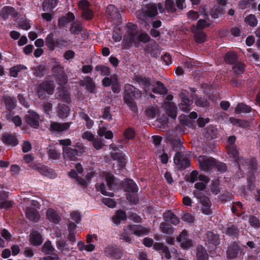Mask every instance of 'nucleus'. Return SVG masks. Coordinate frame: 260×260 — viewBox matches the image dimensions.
I'll return each mask as SVG.
<instances>
[{
	"instance_id": "6",
	"label": "nucleus",
	"mask_w": 260,
	"mask_h": 260,
	"mask_svg": "<svg viewBox=\"0 0 260 260\" xmlns=\"http://www.w3.org/2000/svg\"><path fill=\"white\" fill-rule=\"evenodd\" d=\"M158 11L156 10L155 4H149L144 6L141 10L136 12L137 16L139 19L143 17H153L157 15Z\"/></svg>"
},
{
	"instance_id": "34",
	"label": "nucleus",
	"mask_w": 260,
	"mask_h": 260,
	"mask_svg": "<svg viewBox=\"0 0 260 260\" xmlns=\"http://www.w3.org/2000/svg\"><path fill=\"white\" fill-rule=\"evenodd\" d=\"M69 111L70 109L68 106L64 104H59L57 113L59 117H67L69 115Z\"/></svg>"
},
{
	"instance_id": "59",
	"label": "nucleus",
	"mask_w": 260,
	"mask_h": 260,
	"mask_svg": "<svg viewBox=\"0 0 260 260\" xmlns=\"http://www.w3.org/2000/svg\"><path fill=\"white\" fill-rule=\"evenodd\" d=\"M54 250V249L49 241L46 242L42 247V251L45 253H50L52 252Z\"/></svg>"
},
{
	"instance_id": "37",
	"label": "nucleus",
	"mask_w": 260,
	"mask_h": 260,
	"mask_svg": "<svg viewBox=\"0 0 260 260\" xmlns=\"http://www.w3.org/2000/svg\"><path fill=\"white\" fill-rule=\"evenodd\" d=\"M27 68L24 65L18 64L9 69L10 76L16 78L18 76V72L22 70H26Z\"/></svg>"
},
{
	"instance_id": "46",
	"label": "nucleus",
	"mask_w": 260,
	"mask_h": 260,
	"mask_svg": "<svg viewBox=\"0 0 260 260\" xmlns=\"http://www.w3.org/2000/svg\"><path fill=\"white\" fill-rule=\"evenodd\" d=\"M160 229L162 233L169 235L172 234L173 232L172 226L168 222H161L160 225Z\"/></svg>"
},
{
	"instance_id": "26",
	"label": "nucleus",
	"mask_w": 260,
	"mask_h": 260,
	"mask_svg": "<svg viewBox=\"0 0 260 260\" xmlns=\"http://www.w3.org/2000/svg\"><path fill=\"white\" fill-rule=\"evenodd\" d=\"M80 85L85 86L88 91L90 92H94L95 86L90 77H86L83 80L81 81Z\"/></svg>"
},
{
	"instance_id": "47",
	"label": "nucleus",
	"mask_w": 260,
	"mask_h": 260,
	"mask_svg": "<svg viewBox=\"0 0 260 260\" xmlns=\"http://www.w3.org/2000/svg\"><path fill=\"white\" fill-rule=\"evenodd\" d=\"M47 217L55 224H58L60 221V217L57 214V212H46Z\"/></svg>"
},
{
	"instance_id": "39",
	"label": "nucleus",
	"mask_w": 260,
	"mask_h": 260,
	"mask_svg": "<svg viewBox=\"0 0 260 260\" xmlns=\"http://www.w3.org/2000/svg\"><path fill=\"white\" fill-rule=\"evenodd\" d=\"M2 140L4 143L12 146H16L18 144L17 139L15 137L10 135H4Z\"/></svg>"
},
{
	"instance_id": "9",
	"label": "nucleus",
	"mask_w": 260,
	"mask_h": 260,
	"mask_svg": "<svg viewBox=\"0 0 260 260\" xmlns=\"http://www.w3.org/2000/svg\"><path fill=\"white\" fill-rule=\"evenodd\" d=\"M176 241L180 243L183 249H187L192 246V241L189 238L188 233L185 230H183L177 237Z\"/></svg>"
},
{
	"instance_id": "22",
	"label": "nucleus",
	"mask_w": 260,
	"mask_h": 260,
	"mask_svg": "<svg viewBox=\"0 0 260 260\" xmlns=\"http://www.w3.org/2000/svg\"><path fill=\"white\" fill-rule=\"evenodd\" d=\"M122 186L124 190L129 193H135L138 190V187L137 184L132 180H125L123 182Z\"/></svg>"
},
{
	"instance_id": "55",
	"label": "nucleus",
	"mask_w": 260,
	"mask_h": 260,
	"mask_svg": "<svg viewBox=\"0 0 260 260\" xmlns=\"http://www.w3.org/2000/svg\"><path fill=\"white\" fill-rule=\"evenodd\" d=\"M244 64L241 62L237 61L234 63V66L233 67V69L234 72L238 74H240L243 73L244 70Z\"/></svg>"
},
{
	"instance_id": "14",
	"label": "nucleus",
	"mask_w": 260,
	"mask_h": 260,
	"mask_svg": "<svg viewBox=\"0 0 260 260\" xmlns=\"http://www.w3.org/2000/svg\"><path fill=\"white\" fill-rule=\"evenodd\" d=\"M39 116L34 111H29L25 116L26 122L31 127L36 128L39 124Z\"/></svg>"
},
{
	"instance_id": "20",
	"label": "nucleus",
	"mask_w": 260,
	"mask_h": 260,
	"mask_svg": "<svg viewBox=\"0 0 260 260\" xmlns=\"http://www.w3.org/2000/svg\"><path fill=\"white\" fill-rule=\"evenodd\" d=\"M29 241L34 246H40L43 243L42 236L38 231H34L30 234Z\"/></svg>"
},
{
	"instance_id": "29",
	"label": "nucleus",
	"mask_w": 260,
	"mask_h": 260,
	"mask_svg": "<svg viewBox=\"0 0 260 260\" xmlns=\"http://www.w3.org/2000/svg\"><path fill=\"white\" fill-rule=\"evenodd\" d=\"M58 97L59 100L63 102L69 103L70 101V93L64 87H61L59 89Z\"/></svg>"
},
{
	"instance_id": "48",
	"label": "nucleus",
	"mask_w": 260,
	"mask_h": 260,
	"mask_svg": "<svg viewBox=\"0 0 260 260\" xmlns=\"http://www.w3.org/2000/svg\"><path fill=\"white\" fill-rule=\"evenodd\" d=\"M237 56L234 53H228L224 56L225 61L229 64H234L237 62Z\"/></svg>"
},
{
	"instance_id": "60",
	"label": "nucleus",
	"mask_w": 260,
	"mask_h": 260,
	"mask_svg": "<svg viewBox=\"0 0 260 260\" xmlns=\"http://www.w3.org/2000/svg\"><path fill=\"white\" fill-rule=\"evenodd\" d=\"M48 154L50 158H51L54 160L59 159L60 155L59 152H58L57 150L53 149H49L48 151Z\"/></svg>"
},
{
	"instance_id": "32",
	"label": "nucleus",
	"mask_w": 260,
	"mask_h": 260,
	"mask_svg": "<svg viewBox=\"0 0 260 260\" xmlns=\"http://www.w3.org/2000/svg\"><path fill=\"white\" fill-rule=\"evenodd\" d=\"M197 258L198 260H208V254L207 251L202 246L197 247Z\"/></svg>"
},
{
	"instance_id": "33",
	"label": "nucleus",
	"mask_w": 260,
	"mask_h": 260,
	"mask_svg": "<svg viewBox=\"0 0 260 260\" xmlns=\"http://www.w3.org/2000/svg\"><path fill=\"white\" fill-rule=\"evenodd\" d=\"M4 100L7 109L11 110L15 108L16 103L15 99L10 96L5 95Z\"/></svg>"
},
{
	"instance_id": "44",
	"label": "nucleus",
	"mask_w": 260,
	"mask_h": 260,
	"mask_svg": "<svg viewBox=\"0 0 260 260\" xmlns=\"http://www.w3.org/2000/svg\"><path fill=\"white\" fill-rule=\"evenodd\" d=\"M57 3V0H45L43 3V8L44 11L51 10L55 7Z\"/></svg>"
},
{
	"instance_id": "5",
	"label": "nucleus",
	"mask_w": 260,
	"mask_h": 260,
	"mask_svg": "<svg viewBox=\"0 0 260 260\" xmlns=\"http://www.w3.org/2000/svg\"><path fill=\"white\" fill-rule=\"evenodd\" d=\"M198 161L200 168L207 173H210L212 169L215 168L216 159L213 157L200 156Z\"/></svg>"
},
{
	"instance_id": "24",
	"label": "nucleus",
	"mask_w": 260,
	"mask_h": 260,
	"mask_svg": "<svg viewBox=\"0 0 260 260\" xmlns=\"http://www.w3.org/2000/svg\"><path fill=\"white\" fill-rule=\"evenodd\" d=\"M165 109L168 115L173 119L177 117V108L173 103L167 102L165 103Z\"/></svg>"
},
{
	"instance_id": "61",
	"label": "nucleus",
	"mask_w": 260,
	"mask_h": 260,
	"mask_svg": "<svg viewBox=\"0 0 260 260\" xmlns=\"http://www.w3.org/2000/svg\"><path fill=\"white\" fill-rule=\"evenodd\" d=\"M249 223L251 226H253L255 229H258L260 228L259 220L254 216H252L250 217Z\"/></svg>"
},
{
	"instance_id": "41",
	"label": "nucleus",
	"mask_w": 260,
	"mask_h": 260,
	"mask_svg": "<svg viewBox=\"0 0 260 260\" xmlns=\"http://www.w3.org/2000/svg\"><path fill=\"white\" fill-rule=\"evenodd\" d=\"M251 111L250 107L243 103H240L237 106L235 112L236 114H240L241 113H248Z\"/></svg>"
},
{
	"instance_id": "7",
	"label": "nucleus",
	"mask_w": 260,
	"mask_h": 260,
	"mask_svg": "<svg viewBox=\"0 0 260 260\" xmlns=\"http://www.w3.org/2000/svg\"><path fill=\"white\" fill-rule=\"evenodd\" d=\"M104 252L106 256L116 259L121 258L124 254L122 248L116 245H108Z\"/></svg>"
},
{
	"instance_id": "11",
	"label": "nucleus",
	"mask_w": 260,
	"mask_h": 260,
	"mask_svg": "<svg viewBox=\"0 0 260 260\" xmlns=\"http://www.w3.org/2000/svg\"><path fill=\"white\" fill-rule=\"evenodd\" d=\"M174 161L177 167L181 170L185 169L190 165L189 159L186 156H184L181 152H177L175 154Z\"/></svg>"
},
{
	"instance_id": "57",
	"label": "nucleus",
	"mask_w": 260,
	"mask_h": 260,
	"mask_svg": "<svg viewBox=\"0 0 260 260\" xmlns=\"http://www.w3.org/2000/svg\"><path fill=\"white\" fill-rule=\"evenodd\" d=\"M199 202L204 208V210L210 209V207L212 205V204L209 198L208 197L205 196V197H203V198L202 200H201L199 201Z\"/></svg>"
},
{
	"instance_id": "18",
	"label": "nucleus",
	"mask_w": 260,
	"mask_h": 260,
	"mask_svg": "<svg viewBox=\"0 0 260 260\" xmlns=\"http://www.w3.org/2000/svg\"><path fill=\"white\" fill-rule=\"evenodd\" d=\"M145 51L152 56L157 57L160 54V47L155 41H151L146 48Z\"/></svg>"
},
{
	"instance_id": "28",
	"label": "nucleus",
	"mask_w": 260,
	"mask_h": 260,
	"mask_svg": "<svg viewBox=\"0 0 260 260\" xmlns=\"http://www.w3.org/2000/svg\"><path fill=\"white\" fill-rule=\"evenodd\" d=\"M207 242L214 246H216L219 243V236L212 231H208L206 233Z\"/></svg>"
},
{
	"instance_id": "38",
	"label": "nucleus",
	"mask_w": 260,
	"mask_h": 260,
	"mask_svg": "<svg viewBox=\"0 0 260 260\" xmlns=\"http://www.w3.org/2000/svg\"><path fill=\"white\" fill-rule=\"evenodd\" d=\"M83 24L79 22L76 21L72 24L70 28V31L73 35H78L83 30Z\"/></svg>"
},
{
	"instance_id": "12",
	"label": "nucleus",
	"mask_w": 260,
	"mask_h": 260,
	"mask_svg": "<svg viewBox=\"0 0 260 260\" xmlns=\"http://www.w3.org/2000/svg\"><path fill=\"white\" fill-rule=\"evenodd\" d=\"M106 14L109 19L115 20L119 22L121 20V16L118 9L113 5H109L107 6Z\"/></svg>"
},
{
	"instance_id": "25",
	"label": "nucleus",
	"mask_w": 260,
	"mask_h": 260,
	"mask_svg": "<svg viewBox=\"0 0 260 260\" xmlns=\"http://www.w3.org/2000/svg\"><path fill=\"white\" fill-rule=\"evenodd\" d=\"M63 42L60 40H54L53 39V35L52 33L49 34L46 39V45L49 48V49L51 50L54 49L55 46H58L59 45H62Z\"/></svg>"
},
{
	"instance_id": "23",
	"label": "nucleus",
	"mask_w": 260,
	"mask_h": 260,
	"mask_svg": "<svg viewBox=\"0 0 260 260\" xmlns=\"http://www.w3.org/2000/svg\"><path fill=\"white\" fill-rule=\"evenodd\" d=\"M17 15V12L12 7L9 6L4 7L0 11V16L4 20H6L9 16L15 17Z\"/></svg>"
},
{
	"instance_id": "40",
	"label": "nucleus",
	"mask_w": 260,
	"mask_h": 260,
	"mask_svg": "<svg viewBox=\"0 0 260 260\" xmlns=\"http://www.w3.org/2000/svg\"><path fill=\"white\" fill-rule=\"evenodd\" d=\"M152 91L155 93L164 94L167 93V89L161 82L157 81L156 82V86L154 87L152 89Z\"/></svg>"
},
{
	"instance_id": "56",
	"label": "nucleus",
	"mask_w": 260,
	"mask_h": 260,
	"mask_svg": "<svg viewBox=\"0 0 260 260\" xmlns=\"http://www.w3.org/2000/svg\"><path fill=\"white\" fill-rule=\"evenodd\" d=\"M96 189L99 191H100L104 195L108 196H110V197L114 196V193L113 192L107 191L106 190L105 185L104 184V183H100V184H97L96 185Z\"/></svg>"
},
{
	"instance_id": "62",
	"label": "nucleus",
	"mask_w": 260,
	"mask_h": 260,
	"mask_svg": "<svg viewBox=\"0 0 260 260\" xmlns=\"http://www.w3.org/2000/svg\"><path fill=\"white\" fill-rule=\"evenodd\" d=\"M13 206V202L11 201L0 202V210H10Z\"/></svg>"
},
{
	"instance_id": "35",
	"label": "nucleus",
	"mask_w": 260,
	"mask_h": 260,
	"mask_svg": "<svg viewBox=\"0 0 260 260\" xmlns=\"http://www.w3.org/2000/svg\"><path fill=\"white\" fill-rule=\"evenodd\" d=\"M40 174L49 178L54 177L55 176V173L54 172L44 167H38L36 166L35 168Z\"/></svg>"
},
{
	"instance_id": "43",
	"label": "nucleus",
	"mask_w": 260,
	"mask_h": 260,
	"mask_svg": "<svg viewBox=\"0 0 260 260\" xmlns=\"http://www.w3.org/2000/svg\"><path fill=\"white\" fill-rule=\"evenodd\" d=\"M40 203L35 200H29L27 206V211H36L40 209Z\"/></svg>"
},
{
	"instance_id": "30",
	"label": "nucleus",
	"mask_w": 260,
	"mask_h": 260,
	"mask_svg": "<svg viewBox=\"0 0 260 260\" xmlns=\"http://www.w3.org/2000/svg\"><path fill=\"white\" fill-rule=\"evenodd\" d=\"M163 216L165 220L176 225L179 222V219L174 214V212H164Z\"/></svg>"
},
{
	"instance_id": "17",
	"label": "nucleus",
	"mask_w": 260,
	"mask_h": 260,
	"mask_svg": "<svg viewBox=\"0 0 260 260\" xmlns=\"http://www.w3.org/2000/svg\"><path fill=\"white\" fill-rule=\"evenodd\" d=\"M127 229L131 234L138 236L146 235L149 233V230L141 225H129Z\"/></svg>"
},
{
	"instance_id": "3",
	"label": "nucleus",
	"mask_w": 260,
	"mask_h": 260,
	"mask_svg": "<svg viewBox=\"0 0 260 260\" xmlns=\"http://www.w3.org/2000/svg\"><path fill=\"white\" fill-rule=\"evenodd\" d=\"M53 82L44 81L42 82L37 88V94L41 100H45L47 98V94H52L54 89Z\"/></svg>"
},
{
	"instance_id": "63",
	"label": "nucleus",
	"mask_w": 260,
	"mask_h": 260,
	"mask_svg": "<svg viewBox=\"0 0 260 260\" xmlns=\"http://www.w3.org/2000/svg\"><path fill=\"white\" fill-rule=\"evenodd\" d=\"M34 71V74L36 76H41L43 75L45 67L43 66L40 65L32 69Z\"/></svg>"
},
{
	"instance_id": "16",
	"label": "nucleus",
	"mask_w": 260,
	"mask_h": 260,
	"mask_svg": "<svg viewBox=\"0 0 260 260\" xmlns=\"http://www.w3.org/2000/svg\"><path fill=\"white\" fill-rule=\"evenodd\" d=\"M62 154L64 160L76 161L77 160L78 155L74 148L63 147Z\"/></svg>"
},
{
	"instance_id": "64",
	"label": "nucleus",
	"mask_w": 260,
	"mask_h": 260,
	"mask_svg": "<svg viewBox=\"0 0 260 260\" xmlns=\"http://www.w3.org/2000/svg\"><path fill=\"white\" fill-rule=\"evenodd\" d=\"M92 145L96 150H100L104 147V144L100 139L94 138L92 141Z\"/></svg>"
},
{
	"instance_id": "36",
	"label": "nucleus",
	"mask_w": 260,
	"mask_h": 260,
	"mask_svg": "<svg viewBox=\"0 0 260 260\" xmlns=\"http://www.w3.org/2000/svg\"><path fill=\"white\" fill-rule=\"evenodd\" d=\"M116 214L113 216L112 219L116 225L119 224L122 221L126 219V212H115Z\"/></svg>"
},
{
	"instance_id": "19",
	"label": "nucleus",
	"mask_w": 260,
	"mask_h": 260,
	"mask_svg": "<svg viewBox=\"0 0 260 260\" xmlns=\"http://www.w3.org/2000/svg\"><path fill=\"white\" fill-rule=\"evenodd\" d=\"M153 248L158 251L161 253L162 256H164L166 259H169L171 257L170 251L169 248L164 245L162 243H155L153 244Z\"/></svg>"
},
{
	"instance_id": "52",
	"label": "nucleus",
	"mask_w": 260,
	"mask_h": 260,
	"mask_svg": "<svg viewBox=\"0 0 260 260\" xmlns=\"http://www.w3.org/2000/svg\"><path fill=\"white\" fill-rule=\"evenodd\" d=\"M26 217L30 221L37 222L40 218L39 212H25Z\"/></svg>"
},
{
	"instance_id": "58",
	"label": "nucleus",
	"mask_w": 260,
	"mask_h": 260,
	"mask_svg": "<svg viewBox=\"0 0 260 260\" xmlns=\"http://www.w3.org/2000/svg\"><path fill=\"white\" fill-rule=\"evenodd\" d=\"M194 39L197 42L203 43L206 40V36L204 32L198 31L195 34Z\"/></svg>"
},
{
	"instance_id": "53",
	"label": "nucleus",
	"mask_w": 260,
	"mask_h": 260,
	"mask_svg": "<svg viewBox=\"0 0 260 260\" xmlns=\"http://www.w3.org/2000/svg\"><path fill=\"white\" fill-rule=\"evenodd\" d=\"M245 21L250 26H255L257 24V20L253 14H250L247 16L245 18Z\"/></svg>"
},
{
	"instance_id": "10",
	"label": "nucleus",
	"mask_w": 260,
	"mask_h": 260,
	"mask_svg": "<svg viewBox=\"0 0 260 260\" xmlns=\"http://www.w3.org/2000/svg\"><path fill=\"white\" fill-rule=\"evenodd\" d=\"M189 92L186 90L182 89L179 94V96L181 99L180 108L183 111H189L190 110V106L193 103V100L188 98Z\"/></svg>"
},
{
	"instance_id": "49",
	"label": "nucleus",
	"mask_w": 260,
	"mask_h": 260,
	"mask_svg": "<svg viewBox=\"0 0 260 260\" xmlns=\"http://www.w3.org/2000/svg\"><path fill=\"white\" fill-rule=\"evenodd\" d=\"M210 188L213 194L215 195L218 194L220 192L219 181L218 180L212 181L210 185Z\"/></svg>"
},
{
	"instance_id": "27",
	"label": "nucleus",
	"mask_w": 260,
	"mask_h": 260,
	"mask_svg": "<svg viewBox=\"0 0 260 260\" xmlns=\"http://www.w3.org/2000/svg\"><path fill=\"white\" fill-rule=\"evenodd\" d=\"M71 123L72 122H65L63 123L53 122L51 125V128L54 131L60 132L68 129Z\"/></svg>"
},
{
	"instance_id": "13",
	"label": "nucleus",
	"mask_w": 260,
	"mask_h": 260,
	"mask_svg": "<svg viewBox=\"0 0 260 260\" xmlns=\"http://www.w3.org/2000/svg\"><path fill=\"white\" fill-rule=\"evenodd\" d=\"M124 46L126 48H129L134 45L136 47L139 46V35L137 32H132L127 35L126 38L123 40Z\"/></svg>"
},
{
	"instance_id": "45",
	"label": "nucleus",
	"mask_w": 260,
	"mask_h": 260,
	"mask_svg": "<svg viewBox=\"0 0 260 260\" xmlns=\"http://www.w3.org/2000/svg\"><path fill=\"white\" fill-rule=\"evenodd\" d=\"M158 109L156 106L150 107L146 110V114L150 118H154L158 114Z\"/></svg>"
},
{
	"instance_id": "54",
	"label": "nucleus",
	"mask_w": 260,
	"mask_h": 260,
	"mask_svg": "<svg viewBox=\"0 0 260 260\" xmlns=\"http://www.w3.org/2000/svg\"><path fill=\"white\" fill-rule=\"evenodd\" d=\"M74 147V149L76 151L78 156H81L86 153V148L82 144L77 143Z\"/></svg>"
},
{
	"instance_id": "1",
	"label": "nucleus",
	"mask_w": 260,
	"mask_h": 260,
	"mask_svg": "<svg viewBox=\"0 0 260 260\" xmlns=\"http://www.w3.org/2000/svg\"><path fill=\"white\" fill-rule=\"evenodd\" d=\"M141 91L139 89L130 84L125 85L123 100L124 103L134 112H137L138 111L135 100L141 98Z\"/></svg>"
},
{
	"instance_id": "51",
	"label": "nucleus",
	"mask_w": 260,
	"mask_h": 260,
	"mask_svg": "<svg viewBox=\"0 0 260 260\" xmlns=\"http://www.w3.org/2000/svg\"><path fill=\"white\" fill-rule=\"evenodd\" d=\"M95 70L98 72H100V74L102 76H108L110 74L109 68L104 65H99L96 66Z\"/></svg>"
},
{
	"instance_id": "31",
	"label": "nucleus",
	"mask_w": 260,
	"mask_h": 260,
	"mask_svg": "<svg viewBox=\"0 0 260 260\" xmlns=\"http://www.w3.org/2000/svg\"><path fill=\"white\" fill-rule=\"evenodd\" d=\"M108 189L114 190L117 188V185L115 182L114 176L110 173H107L105 176Z\"/></svg>"
},
{
	"instance_id": "15",
	"label": "nucleus",
	"mask_w": 260,
	"mask_h": 260,
	"mask_svg": "<svg viewBox=\"0 0 260 260\" xmlns=\"http://www.w3.org/2000/svg\"><path fill=\"white\" fill-rule=\"evenodd\" d=\"M110 148L113 149V151L111 153L112 158L116 160L120 163V167L122 168L125 164V158H124L123 153L115 145H111Z\"/></svg>"
},
{
	"instance_id": "2",
	"label": "nucleus",
	"mask_w": 260,
	"mask_h": 260,
	"mask_svg": "<svg viewBox=\"0 0 260 260\" xmlns=\"http://www.w3.org/2000/svg\"><path fill=\"white\" fill-rule=\"evenodd\" d=\"M229 153L235 159L239 165V169L242 171L247 170L251 173L254 169V165L250 160L239 157L238 151L234 145L230 146Z\"/></svg>"
},
{
	"instance_id": "8",
	"label": "nucleus",
	"mask_w": 260,
	"mask_h": 260,
	"mask_svg": "<svg viewBox=\"0 0 260 260\" xmlns=\"http://www.w3.org/2000/svg\"><path fill=\"white\" fill-rule=\"evenodd\" d=\"M241 246L236 242H233L228 246L226 254L229 259H235L239 257L241 254Z\"/></svg>"
},
{
	"instance_id": "50",
	"label": "nucleus",
	"mask_w": 260,
	"mask_h": 260,
	"mask_svg": "<svg viewBox=\"0 0 260 260\" xmlns=\"http://www.w3.org/2000/svg\"><path fill=\"white\" fill-rule=\"evenodd\" d=\"M165 10L169 13H174L176 11L173 0H166L165 3Z\"/></svg>"
},
{
	"instance_id": "4",
	"label": "nucleus",
	"mask_w": 260,
	"mask_h": 260,
	"mask_svg": "<svg viewBox=\"0 0 260 260\" xmlns=\"http://www.w3.org/2000/svg\"><path fill=\"white\" fill-rule=\"evenodd\" d=\"M57 82L60 85L66 84L68 82V76L63 67L58 62H55L52 69Z\"/></svg>"
},
{
	"instance_id": "21",
	"label": "nucleus",
	"mask_w": 260,
	"mask_h": 260,
	"mask_svg": "<svg viewBox=\"0 0 260 260\" xmlns=\"http://www.w3.org/2000/svg\"><path fill=\"white\" fill-rule=\"evenodd\" d=\"M225 234L231 237L233 239L238 237L239 234V229L236 225L230 222L227 224L225 228Z\"/></svg>"
},
{
	"instance_id": "42",
	"label": "nucleus",
	"mask_w": 260,
	"mask_h": 260,
	"mask_svg": "<svg viewBox=\"0 0 260 260\" xmlns=\"http://www.w3.org/2000/svg\"><path fill=\"white\" fill-rule=\"evenodd\" d=\"M225 13V9L220 7H215L211 12V16L214 18H218Z\"/></svg>"
}]
</instances>
